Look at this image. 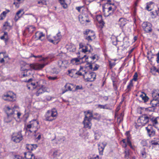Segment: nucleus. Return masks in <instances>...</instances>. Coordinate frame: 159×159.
Listing matches in <instances>:
<instances>
[{"label":"nucleus","mask_w":159,"mask_h":159,"mask_svg":"<svg viewBox=\"0 0 159 159\" xmlns=\"http://www.w3.org/2000/svg\"><path fill=\"white\" fill-rule=\"evenodd\" d=\"M35 30V27L33 25L28 26L23 33L24 36H26L32 33Z\"/></svg>","instance_id":"obj_10"},{"label":"nucleus","mask_w":159,"mask_h":159,"mask_svg":"<svg viewBox=\"0 0 159 159\" xmlns=\"http://www.w3.org/2000/svg\"><path fill=\"white\" fill-rule=\"evenodd\" d=\"M84 34L85 35L90 36L94 39L95 38V34L94 32L92 31L87 30L84 32Z\"/></svg>","instance_id":"obj_21"},{"label":"nucleus","mask_w":159,"mask_h":159,"mask_svg":"<svg viewBox=\"0 0 159 159\" xmlns=\"http://www.w3.org/2000/svg\"><path fill=\"white\" fill-rule=\"evenodd\" d=\"M153 2H150L149 3H148L147 4V6L146 7V9L148 11H151L152 10V9L151 8L150 6L151 5L153 4Z\"/></svg>","instance_id":"obj_44"},{"label":"nucleus","mask_w":159,"mask_h":159,"mask_svg":"<svg viewBox=\"0 0 159 159\" xmlns=\"http://www.w3.org/2000/svg\"><path fill=\"white\" fill-rule=\"evenodd\" d=\"M151 72L154 75H157V73H159V69H157L155 66H152L151 68Z\"/></svg>","instance_id":"obj_29"},{"label":"nucleus","mask_w":159,"mask_h":159,"mask_svg":"<svg viewBox=\"0 0 159 159\" xmlns=\"http://www.w3.org/2000/svg\"><path fill=\"white\" fill-rule=\"evenodd\" d=\"M79 20L82 24H84L85 22H88V21L85 18V17H84L83 16H79Z\"/></svg>","instance_id":"obj_35"},{"label":"nucleus","mask_w":159,"mask_h":159,"mask_svg":"<svg viewBox=\"0 0 159 159\" xmlns=\"http://www.w3.org/2000/svg\"><path fill=\"white\" fill-rule=\"evenodd\" d=\"M141 154L142 157L144 158L146 157L147 155L146 153L144 150L141 151Z\"/></svg>","instance_id":"obj_51"},{"label":"nucleus","mask_w":159,"mask_h":159,"mask_svg":"<svg viewBox=\"0 0 159 159\" xmlns=\"http://www.w3.org/2000/svg\"><path fill=\"white\" fill-rule=\"evenodd\" d=\"M67 49L70 52H74L75 50V46L73 44H70L67 47Z\"/></svg>","instance_id":"obj_31"},{"label":"nucleus","mask_w":159,"mask_h":159,"mask_svg":"<svg viewBox=\"0 0 159 159\" xmlns=\"http://www.w3.org/2000/svg\"><path fill=\"white\" fill-rule=\"evenodd\" d=\"M142 143L144 146H146L147 144L146 141H143L142 142Z\"/></svg>","instance_id":"obj_64"},{"label":"nucleus","mask_w":159,"mask_h":159,"mask_svg":"<svg viewBox=\"0 0 159 159\" xmlns=\"http://www.w3.org/2000/svg\"><path fill=\"white\" fill-rule=\"evenodd\" d=\"M56 35L57 36V38H58V39L60 40V39L62 37L60 33L59 32Z\"/></svg>","instance_id":"obj_57"},{"label":"nucleus","mask_w":159,"mask_h":159,"mask_svg":"<svg viewBox=\"0 0 159 159\" xmlns=\"http://www.w3.org/2000/svg\"><path fill=\"white\" fill-rule=\"evenodd\" d=\"M126 141V143H127V144L131 148H132V146L131 142L129 137H128V138H127Z\"/></svg>","instance_id":"obj_52"},{"label":"nucleus","mask_w":159,"mask_h":159,"mask_svg":"<svg viewBox=\"0 0 159 159\" xmlns=\"http://www.w3.org/2000/svg\"><path fill=\"white\" fill-rule=\"evenodd\" d=\"M97 20L98 22L100 24L103 25L105 24L102 19V16L101 15L97 16L96 17Z\"/></svg>","instance_id":"obj_36"},{"label":"nucleus","mask_w":159,"mask_h":159,"mask_svg":"<svg viewBox=\"0 0 159 159\" xmlns=\"http://www.w3.org/2000/svg\"><path fill=\"white\" fill-rule=\"evenodd\" d=\"M23 139L21 131L13 133L11 136V140L16 143H20Z\"/></svg>","instance_id":"obj_5"},{"label":"nucleus","mask_w":159,"mask_h":159,"mask_svg":"<svg viewBox=\"0 0 159 159\" xmlns=\"http://www.w3.org/2000/svg\"><path fill=\"white\" fill-rule=\"evenodd\" d=\"M140 97L142 98V99L145 102H147L148 100V98L147 97L145 94H141Z\"/></svg>","instance_id":"obj_43"},{"label":"nucleus","mask_w":159,"mask_h":159,"mask_svg":"<svg viewBox=\"0 0 159 159\" xmlns=\"http://www.w3.org/2000/svg\"><path fill=\"white\" fill-rule=\"evenodd\" d=\"M84 117L83 121L84 127L88 129H91L92 124L91 122L93 117V113L90 110L84 111Z\"/></svg>","instance_id":"obj_2"},{"label":"nucleus","mask_w":159,"mask_h":159,"mask_svg":"<svg viewBox=\"0 0 159 159\" xmlns=\"http://www.w3.org/2000/svg\"><path fill=\"white\" fill-rule=\"evenodd\" d=\"M133 86V84L132 80H131L129 84L127 86V89L128 91H130L131 89V87Z\"/></svg>","instance_id":"obj_49"},{"label":"nucleus","mask_w":159,"mask_h":159,"mask_svg":"<svg viewBox=\"0 0 159 159\" xmlns=\"http://www.w3.org/2000/svg\"><path fill=\"white\" fill-rule=\"evenodd\" d=\"M5 109V112L7 115H12L15 114V111H14V108L11 109L8 106H6Z\"/></svg>","instance_id":"obj_16"},{"label":"nucleus","mask_w":159,"mask_h":159,"mask_svg":"<svg viewBox=\"0 0 159 159\" xmlns=\"http://www.w3.org/2000/svg\"><path fill=\"white\" fill-rule=\"evenodd\" d=\"M59 2H60V3L62 5H63V7H64V8H65V6H64V4L65 3V2H64V0H59Z\"/></svg>","instance_id":"obj_61"},{"label":"nucleus","mask_w":159,"mask_h":159,"mask_svg":"<svg viewBox=\"0 0 159 159\" xmlns=\"http://www.w3.org/2000/svg\"><path fill=\"white\" fill-rule=\"evenodd\" d=\"M98 108L100 109H110V107L107 106V105L105 104L104 105H102L101 104H98L97 105Z\"/></svg>","instance_id":"obj_38"},{"label":"nucleus","mask_w":159,"mask_h":159,"mask_svg":"<svg viewBox=\"0 0 159 159\" xmlns=\"http://www.w3.org/2000/svg\"><path fill=\"white\" fill-rule=\"evenodd\" d=\"M99 66L97 64H94L92 61L89 63V69L93 71L97 70L99 67Z\"/></svg>","instance_id":"obj_14"},{"label":"nucleus","mask_w":159,"mask_h":159,"mask_svg":"<svg viewBox=\"0 0 159 159\" xmlns=\"http://www.w3.org/2000/svg\"><path fill=\"white\" fill-rule=\"evenodd\" d=\"M2 98L6 101H14L16 100V95L12 92L9 91L2 96Z\"/></svg>","instance_id":"obj_7"},{"label":"nucleus","mask_w":159,"mask_h":159,"mask_svg":"<svg viewBox=\"0 0 159 159\" xmlns=\"http://www.w3.org/2000/svg\"><path fill=\"white\" fill-rule=\"evenodd\" d=\"M79 61L80 60L78 58H75L71 60V62L73 64H77Z\"/></svg>","instance_id":"obj_48"},{"label":"nucleus","mask_w":159,"mask_h":159,"mask_svg":"<svg viewBox=\"0 0 159 159\" xmlns=\"http://www.w3.org/2000/svg\"><path fill=\"white\" fill-rule=\"evenodd\" d=\"M111 0H108L107 1V2L102 6L103 10L105 11L107 10V6L112 5L113 3H111Z\"/></svg>","instance_id":"obj_32"},{"label":"nucleus","mask_w":159,"mask_h":159,"mask_svg":"<svg viewBox=\"0 0 159 159\" xmlns=\"http://www.w3.org/2000/svg\"><path fill=\"white\" fill-rule=\"evenodd\" d=\"M14 159H24L22 157L19 155H15Z\"/></svg>","instance_id":"obj_55"},{"label":"nucleus","mask_w":159,"mask_h":159,"mask_svg":"<svg viewBox=\"0 0 159 159\" xmlns=\"http://www.w3.org/2000/svg\"><path fill=\"white\" fill-rule=\"evenodd\" d=\"M156 56L157 57V62L158 63H159V52H158L156 54Z\"/></svg>","instance_id":"obj_59"},{"label":"nucleus","mask_w":159,"mask_h":159,"mask_svg":"<svg viewBox=\"0 0 159 159\" xmlns=\"http://www.w3.org/2000/svg\"><path fill=\"white\" fill-rule=\"evenodd\" d=\"M39 128V121L34 120L30 121V124L26 125L25 129L27 131H29L31 133H35Z\"/></svg>","instance_id":"obj_3"},{"label":"nucleus","mask_w":159,"mask_h":159,"mask_svg":"<svg viewBox=\"0 0 159 159\" xmlns=\"http://www.w3.org/2000/svg\"><path fill=\"white\" fill-rule=\"evenodd\" d=\"M47 112L49 114H50V115L52 118H53L54 120L56 119L57 116V112L55 109H52L51 110H49Z\"/></svg>","instance_id":"obj_15"},{"label":"nucleus","mask_w":159,"mask_h":159,"mask_svg":"<svg viewBox=\"0 0 159 159\" xmlns=\"http://www.w3.org/2000/svg\"><path fill=\"white\" fill-rule=\"evenodd\" d=\"M13 116L11 115H7V116L4 118V121L5 122L9 123L11 121L12 119Z\"/></svg>","instance_id":"obj_33"},{"label":"nucleus","mask_w":159,"mask_h":159,"mask_svg":"<svg viewBox=\"0 0 159 159\" xmlns=\"http://www.w3.org/2000/svg\"><path fill=\"white\" fill-rule=\"evenodd\" d=\"M20 17V16H17V15H16V16L15 17V18H14L15 20L16 21Z\"/></svg>","instance_id":"obj_60"},{"label":"nucleus","mask_w":159,"mask_h":159,"mask_svg":"<svg viewBox=\"0 0 159 159\" xmlns=\"http://www.w3.org/2000/svg\"><path fill=\"white\" fill-rule=\"evenodd\" d=\"M95 39L90 36L87 35L85 36V39L87 40L89 42H92L93 40Z\"/></svg>","instance_id":"obj_47"},{"label":"nucleus","mask_w":159,"mask_h":159,"mask_svg":"<svg viewBox=\"0 0 159 159\" xmlns=\"http://www.w3.org/2000/svg\"><path fill=\"white\" fill-rule=\"evenodd\" d=\"M124 116V112L121 113L120 116L117 118V121H119L120 122L123 120V117Z\"/></svg>","instance_id":"obj_46"},{"label":"nucleus","mask_w":159,"mask_h":159,"mask_svg":"<svg viewBox=\"0 0 159 159\" xmlns=\"http://www.w3.org/2000/svg\"><path fill=\"white\" fill-rule=\"evenodd\" d=\"M159 139L157 138H155L149 142L151 145H152V147H155L159 145Z\"/></svg>","instance_id":"obj_19"},{"label":"nucleus","mask_w":159,"mask_h":159,"mask_svg":"<svg viewBox=\"0 0 159 159\" xmlns=\"http://www.w3.org/2000/svg\"><path fill=\"white\" fill-rule=\"evenodd\" d=\"M153 98V99L151 102V104L153 107H155L159 104V99L155 97Z\"/></svg>","instance_id":"obj_22"},{"label":"nucleus","mask_w":159,"mask_h":159,"mask_svg":"<svg viewBox=\"0 0 159 159\" xmlns=\"http://www.w3.org/2000/svg\"><path fill=\"white\" fill-rule=\"evenodd\" d=\"M146 129L149 137H152L155 135V131L153 127L151 125H149L148 127H146Z\"/></svg>","instance_id":"obj_12"},{"label":"nucleus","mask_w":159,"mask_h":159,"mask_svg":"<svg viewBox=\"0 0 159 159\" xmlns=\"http://www.w3.org/2000/svg\"><path fill=\"white\" fill-rule=\"evenodd\" d=\"M109 65L110 66V67L111 68L115 65V64L114 63H111V62H110Z\"/></svg>","instance_id":"obj_62"},{"label":"nucleus","mask_w":159,"mask_h":159,"mask_svg":"<svg viewBox=\"0 0 159 159\" xmlns=\"http://www.w3.org/2000/svg\"><path fill=\"white\" fill-rule=\"evenodd\" d=\"M3 26L4 27L5 29H6V28H5L6 27H7V26H9V27H10L9 24L7 22H5V23L3 25Z\"/></svg>","instance_id":"obj_56"},{"label":"nucleus","mask_w":159,"mask_h":159,"mask_svg":"<svg viewBox=\"0 0 159 159\" xmlns=\"http://www.w3.org/2000/svg\"><path fill=\"white\" fill-rule=\"evenodd\" d=\"M25 157L26 159H37L35 158L34 155L31 152H27L24 153Z\"/></svg>","instance_id":"obj_23"},{"label":"nucleus","mask_w":159,"mask_h":159,"mask_svg":"<svg viewBox=\"0 0 159 159\" xmlns=\"http://www.w3.org/2000/svg\"><path fill=\"white\" fill-rule=\"evenodd\" d=\"M47 91V89L43 86L39 89L35 93L36 96H39Z\"/></svg>","instance_id":"obj_18"},{"label":"nucleus","mask_w":159,"mask_h":159,"mask_svg":"<svg viewBox=\"0 0 159 159\" xmlns=\"http://www.w3.org/2000/svg\"><path fill=\"white\" fill-rule=\"evenodd\" d=\"M53 39H49L48 40L50 42L53 43L54 44L57 43L60 41V40L58 38H57L56 35L53 37Z\"/></svg>","instance_id":"obj_28"},{"label":"nucleus","mask_w":159,"mask_h":159,"mask_svg":"<svg viewBox=\"0 0 159 159\" xmlns=\"http://www.w3.org/2000/svg\"><path fill=\"white\" fill-rule=\"evenodd\" d=\"M126 19L124 18H121L118 21V24L120 27H123L126 24Z\"/></svg>","instance_id":"obj_27"},{"label":"nucleus","mask_w":159,"mask_h":159,"mask_svg":"<svg viewBox=\"0 0 159 159\" xmlns=\"http://www.w3.org/2000/svg\"><path fill=\"white\" fill-rule=\"evenodd\" d=\"M149 120V117L147 115H143L140 116L135 125L136 128H137V126L139 127L144 125L148 123Z\"/></svg>","instance_id":"obj_4"},{"label":"nucleus","mask_w":159,"mask_h":159,"mask_svg":"<svg viewBox=\"0 0 159 159\" xmlns=\"http://www.w3.org/2000/svg\"><path fill=\"white\" fill-rule=\"evenodd\" d=\"M35 38L36 40L43 41L45 38V35L42 32H37L35 33Z\"/></svg>","instance_id":"obj_17"},{"label":"nucleus","mask_w":159,"mask_h":159,"mask_svg":"<svg viewBox=\"0 0 159 159\" xmlns=\"http://www.w3.org/2000/svg\"><path fill=\"white\" fill-rule=\"evenodd\" d=\"M89 58L93 61L95 60V61H98L99 58V57L97 54H94L89 57Z\"/></svg>","instance_id":"obj_40"},{"label":"nucleus","mask_w":159,"mask_h":159,"mask_svg":"<svg viewBox=\"0 0 159 159\" xmlns=\"http://www.w3.org/2000/svg\"><path fill=\"white\" fill-rule=\"evenodd\" d=\"M125 157L126 158H128L129 155V150L125 149Z\"/></svg>","instance_id":"obj_45"},{"label":"nucleus","mask_w":159,"mask_h":159,"mask_svg":"<svg viewBox=\"0 0 159 159\" xmlns=\"http://www.w3.org/2000/svg\"><path fill=\"white\" fill-rule=\"evenodd\" d=\"M48 78L50 80H55L57 79V76L52 77L51 76H49L48 77Z\"/></svg>","instance_id":"obj_54"},{"label":"nucleus","mask_w":159,"mask_h":159,"mask_svg":"<svg viewBox=\"0 0 159 159\" xmlns=\"http://www.w3.org/2000/svg\"><path fill=\"white\" fill-rule=\"evenodd\" d=\"M138 78V74L137 72H136L134 73V75L133 76V78L131 80L132 81L133 80L136 81L137 80Z\"/></svg>","instance_id":"obj_53"},{"label":"nucleus","mask_w":159,"mask_h":159,"mask_svg":"<svg viewBox=\"0 0 159 159\" xmlns=\"http://www.w3.org/2000/svg\"><path fill=\"white\" fill-rule=\"evenodd\" d=\"M23 11V9H20L16 13V15L19 16L21 12Z\"/></svg>","instance_id":"obj_58"},{"label":"nucleus","mask_w":159,"mask_h":159,"mask_svg":"<svg viewBox=\"0 0 159 159\" xmlns=\"http://www.w3.org/2000/svg\"><path fill=\"white\" fill-rule=\"evenodd\" d=\"M33 57L35 58H39L38 61H41L42 63V64L37 63L33 64H30V67L35 70H40L48 64V59L49 58L48 57L45 58L43 57H42V55H38L37 56L33 55Z\"/></svg>","instance_id":"obj_1"},{"label":"nucleus","mask_w":159,"mask_h":159,"mask_svg":"<svg viewBox=\"0 0 159 159\" xmlns=\"http://www.w3.org/2000/svg\"><path fill=\"white\" fill-rule=\"evenodd\" d=\"M152 25L150 23L147 22H144L142 25V26L143 30L147 33L152 31Z\"/></svg>","instance_id":"obj_11"},{"label":"nucleus","mask_w":159,"mask_h":159,"mask_svg":"<svg viewBox=\"0 0 159 159\" xmlns=\"http://www.w3.org/2000/svg\"><path fill=\"white\" fill-rule=\"evenodd\" d=\"M0 38L2 40H4L6 43L8 40V39L7 36V33L6 32H5L3 35L0 37Z\"/></svg>","instance_id":"obj_39"},{"label":"nucleus","mask_w":159,"mask_h":159,"mask_svg":"<svg viewBox=\"0 0 159 159\" xmlns=\"http://www.w3.org/2000/svg\"><path fill=\"white\" fill-rule=\"evenodd\" d=\"M73 85L71 84H66L65 86V87L66 89V91H67L68 90L71 91L72 89L71 86H73Z\"/></svg>","instance_id":"obj_41"},{"label":"nucleus","mask_w":159,"mask_h":159,"mask_svg":"<svg viewBox=\"0 0 159 159\" xmlns=\"http://www.w3.org/2000/svg\"><path fill=\"white\" fill-rule=\"evenodd\" d=\"M116 7L114 3L112 4V5L107 6V10H103L104 14L105 16H108L112 14L116 9Z\"/></svg>","instance_id":"obj_8"},{"label":"nucleus","mask_w":159,"mask_h":159,"mask_svg":"<svg viewBox=\"0 0 159 159\" xmlns=\"http://www.w3.org/2000/svg\"><path fill=\"white\" fill-rule=\"evenodd\" d=\"M92 50V47L89 44H87V46H85L84 48L82 49L83 52L84 53L87 52H90Z\"/></svg>","instance_id":"obj_26"},{"label":"nucleus","mask_w":159,"mask_h":159,"mask_svg":"<svg viewBox=\"0 0 159 159\" xmlns=\"http://www.w3.org/2000/svg\"><path fill=\"white\" fill-rule=\"evenodd\" d=\"M7 13V12L6 11H3L2 13H1V15H3L4 17L6 16V14Z\"/></svg>","instance_id":"obj_63"},{"label":"nucleus","mask_w":159,"mask_h":159,"mask_svg":"<svg viewBox=\"0 0 159 159\" xmlns=\"http://www.w3.org/2000/svg\"><path fill=\"white\" fill-rule=\"evenodd\" d=\"M152 122L153 126H154L156 128L158 129H159V128L158 125L159 124V118H157L154 119H152Z\"/></svg>","instance_id":"obj_24"},{"label":"nucleus","mask_w":159,"mask_h":159,"mask_svg":"<svg viewBox=\"0 0 159 159\" xmlns=\"http://www.w3.org/2000/svg\"><path fill=\"white\" fill-rule=\"evenodd\" d=\"M84 79L87 81H93L96 79V75L94 72L89 71L85 72L83 75Z\"/></svg>","instance_id":"obj_6"},{"label":"nucleus","mask_w":159,"mask_h":159,"mask_svg":"<svg viewBox=\"0 0 159 159\" xmlns=\"http://www.w3.org/2000/svg\"><path fill=\"white\" fill-rule=\"evenodd\" d=\"M24 0H15L14 4H15L16 7L18 8L19 6V4L24 1Z\"/></svg>","instance_id":"obj_42"},{"label":"nucleus","mask_w":159,"mask_h":159,"mask_svg":"<svg viewBox=\"0 0 159 159\" xmlns=\"http://www.w3.org/2000/svg\"><path fill=\"white\" fill-rule=\"evenodd\" d=\"M68 71L69 75L71 77H76L78 76H81L83 75L82 72L80 70H77L75 69L69 70Z\"/></svg>","instance_id":"obj_9"},{"label":"nucleus","mask_w":159,"mask_h":159,"mask_svg":"<svg viewBox=\"0 0 159 159\" xmlns=\"http://www.w3.org/2000/svg\"><path fill=\"white\" fill-rule=\"evenodd\" d=\"M38 3L42 6L44 5H46V1L44 0H40L38 2Z\"/></svg>","instance_id":"obj_50"},{"label":"nucleus","mask_w":159,"mask_h":159,"mask_svg":"<svg viewBox=\"0 0 159 159\" xmlns=\"http://www.w3.org/2000/svg\"><path fill=\"white\" fill-rule=\"evenodd\" d=\"M44 119L46 121H52L54 120L53 118H52L47 112L45 115Z\"/></svg>","instance_id":"obj_30"},{"label":"nucleus","mask_w":159,"mask_h":159,"mask_svg":"<svg viewBox=\"0 0 159 159\" xmlns=\"http://www.w3.org/2000/svg\"><path fill=\"white\" fill-rule=\"evenodd\" d=\"M67 61L66 60H60L58 61V65L60 68H66V65L67 64Z\"/></svg>","instance_id":"obj_20"},{"label":"nucleus","mask_w":159,"mask_h":159,"mask_svg":"<svg viewBox=\"0 0 159 159\" xmlns=\"http://www.w3.org/2000/svg\"><path fill=\"white\" fill-rule=\"evenodd\" d=\"M9 58L7 55H6L5 53L3 52L0 53V62L2 63L6 61L7 62L8 61Z\"/></svg>","instance_id":"obj_13"},{"label":"nucleus","mask_w":159,"mask_h":159,"mask_svg":"<svg viewBox=\"0 0 159 159\" xmlns=\"http://www.w3.org/2000/svg\"><path fill=\"white\" fill-rule=\"evenodd\" d=\"M37 146L36 144H27L26 148L29 151H33L37 148Z\"/></svg>","instance_id":"obj_25"},{"label":"nucleus","mask_w":159,"mask_h":159,"mask_svg":"<svg viewBox=\"0 0 159 159\" xmlns=\"http://www.w3.org/2000/svg\"><path fill=\"white\" fill-rule=\"evenodd\" d=\"M152 95L153 97H155L159 99V93L156 90H153L152 92Z\"/></svg>","instance_id":"obj_34"},{"label":"nucleus","mask_w":159,"mask_h":159,"mask_svg":"<svg viewBox=\"0 0 159 159\" xmlns=\"http://www.w3.org/2000/svg\"><path fill=\"white\" fill-rule=\"evenodd\" d=\"M105 146V145H103V143H101L99 145L98 149L99 151V153L100 154H101V153L102 154V152L103 151Z\"/></svg>","instance_id":"obj_37"}]
</instances>
